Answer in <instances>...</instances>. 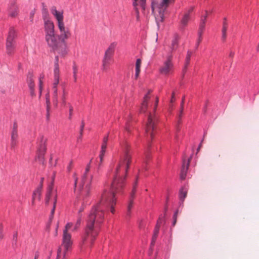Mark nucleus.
<instances>
[{"instance_id":"f257e3e1","label":"nucleus","mask_w":259,"mask_h":259,"mask_svg":"<svg viewBox=\"0 0 259 259\" xmlns=\"http://www.w3.org/2000/svg\"><path fill=\"white\" fill-rule=\"evenodd\" d=\"M123 153L117 167L113 169L114 162L110 165L109 172L113 173L112 181L106 188L101 196L100 201L92 208L88 217L86 227L100 226L104 220V212L110 208L112 213H114V205L116 203V193L120 192L124 186L125 178L130 166L128 147L127 142L121 144Z\"/></svg>"},{"instance_id":"f03ea898","label":"nucleus","mask_w":259,"mask_h":259,"mask_svg":"<svg viewBox=\"0 0 259 259\" xmlns=\"http://www.w3.org/2000/svg\"><path fill=\"white\" fill-rule=\"evenodd\" d=\"M71 228H65L63 230L61 244L57 251L56 259H67L68 254L71 251L73 245Z\"/></svg>"},{"instance_id":"7ed1b4c3","label":"nucleus","mask_w":259,"mask_h":259,"mask_svg":"<svg viewBox=\"0 0 259 259\" xmlns=\"http://www.w3.org/2000/svg\"><path fill=\"white\" fill-rule=\"evenodd\" d=\"M45 39L51 52L60 55L61 57H64L67 54V44L61 41L58 35L54 33L45 36Z\"/></svg>"},{"instance_id":"20e7f679","label":"nucleus","mask_w":259,"mask_h":259,"mask_svg":"<svg viewBox=\"0 0 259 259\" xmlns=\"http://www.w3.org/2000/svg\"><path fill=\"white\" fill-rule=\"evenodd\" d=\"M174 2V0H162L160 4L157 2H152L151 8L154 14L157 22H162L163 20L164 13L168 5Z\"/></svg>"},{"instance_id":"39448f33","label":"nucleus","mask_w":259,"mask_h":259,"mask_svg":"<svg viewBox=\"0 0 259 259\" xmlns=\"http://www.w3.org/2000/svg\"><path fill=\"white\" fill-rule=\"evenodd\" d=\"M54 179V177L53 178L51 184L48 186L45 198V204L46 205H49L51 201L53 202V207L51 211L50 217V220H51L53 217L57 201V191H53Z\"/></svg>"},{"instance_id":"423d86ee","label":"nucleus","mask_w":259,"mask_h":259,"mask_svg":"<svg viewBox=\"0 0 259 259\" xmlns=\"http://www.w3.org/2000/svg\"><path fill=\"white\" fill-rule=\"evenodd\" d=\"M97 234L98 233L94 228H86L85 236L83 237L80 243V251L81 252H83L85 248L89 245H92Z\"/></svg>"},{"instance_id":"0eeeda50","label":"nucleus","mask_w":259,"mask_h":259,"mask_svg":"<svg viewBox=\"0 0 259 259\" xmlns=\"http://www.w3.org/2000/svg\"><path fill=\"white\" fill-rule=\"evenodd\" d=\"M93 176L91 177L89 184H87L84 189H80V194L77 196L78 201H81L82 205L79 210V213L83 211L85 206L90 203L88 200V197L90 195V189L91 187V181Z\"/></svg>"},{"instance_id":"6e6552de","label":"nucleus","mask_w":259,"mask_h":259,"mask_svg":"<svg viewBox=\"0 0 259 259\" xmlns=\"http://www.w3.org/2000/svg\"><path fill=\"white\" fill-rule=\"evenodd\" d=\"M16 37V31L14 28L11 27L10 28L8 37L6 40V51L7 54L11 56L15 48V38Z\"/></svg>"},{"instance_id":"1a4fd4ad","label":"nucleus","mask_w":259,"mask_h":259,"mask_svg":"<svg viewBox=\"0 0 259 259\" xmlns=\"http://www.w3.org/2000/svg\"><path fill=\"white\" fill-rule=\"evenodd\" d=\"M172 60V55L170 53L167 55L166 60L164 61L159 69L160 74L164 75H168L172 73L174 69V64Z\"/></svg>"},{"instance_id":"9d476101","label":"nucleus","mask_w":259,"mask_h":259,"mask_svg":"<svg viewBox=\"0 0 259 259\" xmlns=\"http://www.w3.org/2000/svg\"><path fill=\"white\" fill-rule=\"evenodd\" d=\"M156 121V117L151 113H150L146 124L145 132L146 136L147 137L149 136L151 140H152L154 137Z\"/></svg>"},{"instance_id":"9b49d317","label":"nucleus","mask_w":259,"mask_h":259,"mask_svg":"<svg viewBox=\"0 0 259 259\" xmlns=\"http://www.w3.org/2000/svg\"><path fill=\"white\" fill-rule=\"evenodd\" d=\"M60 32V34L58 35L61 41L63 43H66L65 40L70 37L71 33L68 28L65 27L64 24L58 26Z\"/></svg>"},{"instance_id":"f8f14e48","label":"nucleus","mask_w":259,"mask_h":259,"mask_svg":"<svg viewBox=\"0 0 259 259\" xmlns=\"http://www.w3.org/2000/svg\"><path fill=\"white\" fill-rule=\"evenodd\" d=\"M147 0H133L132 5L134 9L136 12L137 17L138 18L139 15V9L145 10Z\"/></svg>"},{"instance_id":"ddd939ff","label":"nucleus","mask_w":259,"mask_h":259,"mask_svg":"<svg viewBox=\"0 0 259 259\" xmlns=\"http://www.w3.org/2000/svg\"><path fill=\"white\" fill-rule=\"evenodd\" d=\"M51 12L56 19L58 26L64 24L63 22V12L57 10L56 7L53 6L51 8Z\"/></svg>"},{"instance_id":"4468645a","label":"nucleus","mask_w":259,"mask_h":259,"mask_svg":"<svg viewBox=\"0 0 259 259\" xmlns=\"http://www.w3.org/2000/svg\"><path fill=\"white\" fill-rule=\"evenodd\" d=\"M150 92V91H149L144 97L141 108V111L142 112H145L147 110L150 104L152 106V103L153 102V101H151Z\"/></svg>"},{"instance_id":"2eb2a0df","label":"nucleus","mask_w":259,"mask_h":259,"mask_svg":"<svg viewBox=\"0 0 259 259\" xmlns=\"http://www.w3.org/2000/svg\"><path fill=\"white\" fill-rule=\"evenodd\" d=\"M191 157L185 159L183 158L182 167L181 171L180 178L182 180H184L186 177L187 170L189 166Z\"/></svg>"},{"instance_id":"dca6fc26","label":"nucleus","mask_w":259,"mask_h":259,"mask_svg":"<svg viewBox=\"0 0 259 259\" xmlns=\"http://www.w3.org/2000/svg\"><path fill=\"white\" fill-rule=\"evenodd\" d=\"M44 29L45 36H48L55 33L54 24L51 20L44 21Z\"/></svg>"},{"instance_id":"f3484780","label":"nucleus","mask_w":259,"mask_h":259,"mask_svg":"<svg viewBox=\"0 0 259 259\" xmlns=\"http://www.w3.org/2000/svg\"><path fill=\"white\" fill-rule=\"evenodd\" d=\"M47 147L43 146L42 149L38 148L37 153L36 159H37L40 163L44 164L45 163V154L46 153Z\"/></svg>"},{"instance_id":"a211bd4d","label":"nucleus","mask_w":259,"mask_h":259,"mask_svg":"<svg viewBox=\"0 0 259 259\" xmlns=\"http://www.w3.org/2000/svg\"><path fill=\"white\" fill-rule=\"evenodd\" d=\"M116 46V44L115 42L111 44L108 48L106 51L104 57L111 59L114 54Z\"/></svg>"},{"instance_id":"6ab92c4d","label":"nucleus","mask_w":259,"mask_h":259,"mask_svg":"<svg viewBox=\"0 0 259 259\" xmlns=\"http://www.w3.org/2000/svg\"><path fill=\"white\" fill-rule=\"evenodd\" d=\"M193 7H191L183 16L181 22V24L184 26H186L189 22L190 18V14L193 11Z\"/></svg>"},{"instance_id":"aec40b11","label":"nucleus","mask_w":259,"mask_h":259,"mask_svg":"<svg viewBox=\"0 0 259 259\" xmlns=\"http://www.w3.org/2000/svg\"><path fill=\"white\" fill-rule=\"evenodd\" d=\"M33 74L31 71H29L27 75V82L29 88H34V82L33 81Z\"/></svg>"},{"instance_id":"412c9836","label":"nucleus","mask_w":259,"mask_h":259,"mask_svg":"<svg viewBox=\"0 0 259 259\" xmlns=\"http://www.w3.org/2000/svg\"><path fill=\"white\" fill-rule=\"evenodd\" d=\"M207 12L206 11V14L204 17L201 18V22L199 25V28L198 30V33L201 32V34L202 35L203 31L205 29V21L206 20L207 16Z\"/></svg>"},{"instance_id":"4be33fe9","label":"nucleus","mask_w":259,"mask_h":259,"mask_svg":"<svg viewBox=\"0 0 259 259\" xmlns=\"http://www.w3.org/2000/svg\"><path fill=\"white\" fill-rule=\"evenodd\" d=\"M92 159H91L90 160V162L87 165V167H86V168H85V172L83 174V176L82 177V179H81V186H80V189H84V188H83V186H84V183H85V179L87 178V173L90 170V165H91V163L92 162Z\"/></svg>"},{"instance_id":"5701e85b","label":"nucleus","mask_w":259,"mask_h":259,"mask_svg":"<svg viewBox=\"0 0 259 259\" xmlns=\"http://www.w3.org/2000/svg\"><path fill=\"white\" fill-rule=\"evenodd\" d=\"M11 11L10 13V16L12 17H15L18 14V7L16 6L15 2H12L11 6Z\"/></svg>"},{"instance_id":"b1692460","label":"nucleus","mask_w":259,"mask_h":259,"mask_svg":"<svg viewBox=\"0 0 259 259\" xmlns=\"http://www.w3.org/2000/svg\"><path fill=\"white\" fill-rule=\"evenodd\" d=\"M178 41L179 37L178 35H175L171 41L170 46L171 52L175 51L178 48L179 45Z\"/></svg>"},{"instance_id":"393cba45","label":"nucleus","mask_w":259,"mask_h":259,"mask_svg":"<svg viewBox=\"0 0 259 259\" xmlns=\"http://www.w3.org/2000/svg\"><path fill=\"white\" fill-rule=\"evenodd\" d=\"M140 170H138L137 174H136V177H135V180L133 183V189L132 193L131 192V198L133 197L134 194L135 193L136 191L137 186L138 184V174Z\"/></svg>"},{"instance_id":"a878e982","label":"nucleus","mask_w":259,"mask_h":259,"mask_svg":"<svg viewBox=\"0 0 259 259\" xmlns=\"http://www.w3.org/2000/svg\"><path fill=\"white\" fill-rule=\"evenodd\" d=\"M136 72L135 75V77L137 79L139 75L140 72V68L141 66V60L140 59H138L136 60Z\"/></svg>"},{"instance_id":"bb28decb","label":"nucleus","mask_w":259,"mask_h":259,"mask_svg":"<svg viewBox=\"0 0 259 259\" xmlns=\"http://www.w3.org/2000/svg\"><path fill=\"white\" fill-rule=\"evenodd\" d=\"M193 54V52L191 50H188L187 53V55L185 59V68H187L188 65L190 63V61L191 60V57Z\"/></svg>"},{"instance_id":"cd10ccee","label":"nucleus","mask_w":259,"mask_h":259,"mask_svg":"<svg viewBox=\"0 0 259 259\" xmlns=\"http://www.w3.org/2000/svg\"><path fill=\"white\" fill-rule=\"evenodd\" d=\"M54 82L53 83V88H57V86L59 81V72L54 71Z\"/></svg>"},{"instance_id":"c85d7f7f","label":"nucleus","mask_w":259,"mask_h":259,"mask_svg":"<svg viewBox=\"0 0 259 259\" xmlns=\"http://www.w3.org/2000/svg\"><path fill=\"white\" fill-rule=\"evenodd\" d=\"M227 25L225 22H224L223 26L222 28V39L223 41L226 40L227 37Z\"/></svg>"},{"instance_id":"c756f323","label":"nucleus","mask_w":259,"mask_h":259,"mask_svg":"<svg viewBox=\"0 0 259 259\" xmlns=\"http://www.w3.org/2000/svg\"><path fill=\"white\" fill-rule=\"evenodd\" d=\"M41 190L38 189L37 188L33 192V196H32V203H34V201L35 198L36 197V196L38 195V198L39 200L40 199V195H41Z\"/></svg>"},{"instance_id":"7c9ffc66","label":"nucleus","mask_w":259,"mask_h":259,"mask_svg":"<svg viewBox=\"0 0 259 259\" xmlns=\"http://www.w3.org/2000/svg\"><path fill=\"white\" fill-rule=\"evenodd\" d=\"M59 56L60 55L58 54L55 57V63H54V71L59 72Z\"/></svg>"},{"instance_id":"2f4dec72","label":"nucleus","mask_w":259,"mask_h":259,"mask_svg":"<svg viewBox=\"0 0 259 259\" xmlns=\"http://www.w3.org/2000/svg\"><path fill=\"white\" fill-rule=\"evenodd\" d=\"M187 194V191L186 189H185L184 188L181 189L179 195L180 199L183 201L184 199L186 197Z\"/></svg>"},{"instance_id":"473e14b6","label":"nucleus","mask_w":259,"mask_h":259,"mask_svg":"<svg viewBox=\"0 0 259 259\" xmlns=\"http://www.w3.org/2000/svg\"><path fill=\"white\" fill-rule=\"evenodd\" d=\"M108 141V135L105 136L103 138V143L101 146V149L106 150Z\"/></svg>"},{"instance_id":"72a5a7b5","label":"nucleus","mask_w":259,"mask_h":259,"mask_svg":"<svg viewBox=\"0 0 259 259\" xmlns=\"http://www.w3.org/2000/svg\"><path fill=\"white\" fill-rule=\"evenodd\" d=\"M42 17L44 21L45 20H50L49 19V13L47 9L46 8H43L42 9Z\"/></svg>"},{"instance_id":"f704fd0d","label":"nucleus","mask_w":259,"mask_h":259,"mask_svg":"<svg viewBox=\"0 0 259 259\" xmlns=\"http://www.w3.org/2000/svg\"><path fill=\"white\" fill-rule=\"evenodd\" d=\"M47 141V139L44 140V136H41L39 140V149H42V147H46V143Z\"/></svg>"},{"instance_id":"c9c22d12","label":"nucleus","mask_w":259,"mask_h":259,"mask_svg":"<svg viewBox=\"0 0 259 259\" xmlns=\"http://www.w3.org/2000/svg\"><path fill=\"white\" fill-rule=\"evenodd\" d=\"M53 98L54 102L55 104L57 105L58 104V98H57V88H53Z\"/></svg>"},{"instance_id":"e433bc0d","label":"nucleus","mask_w":259,"mask_h":259,"mask_svg":"<svg viewBox=\"0 0 259 259\" xmlns=\"http://www.w3.org/2000/svg\"><path fill=\"white\" fill-rule=\"evenodd\" d=\"M18 130H12L11 132V138L18 139Z\"/></svg>"},{"instance_id":"4c0bfd02","label":"nucleus","mask_w":259,"mask_h":259,"mask_svg":"<svg viewBox=\"0 0 259 259\" xmlns=\"http://www.w3.org/2000/svg\"><path fill=\"white\" fill-rule=\"evenodd\" d=\"M67 104H68V107H69V116H68V118H69V119H71L73 108L72 106L71 105V104L70 103H68Z\"/></svg>"},{"instance_id":"58836bf2","label":"nucleus","mask_w":259,"mask_h":259,"mask_svg":"<svg viewBox=\"0 0 259 259\" xmlns=\"http://www.w3.org/2000/svg\"><path fill=\"white\" fill-rule=\"evenodd\" d=\"M18 139L11 138V148L12 149L15 148L17 144Z\"/></svg>"},{"instance_id":"ea45409f","label":"nucleus","mask_w":259,"mask_h":259,"mask_svg":"<svg viewBox=\"0 0 259 259\" xmlns=\"http://www.w3.org/2000/svg\"><path fill=\"white\" fill-rule=\"evenodd\" d=\"M72 70L73 75H77L78 67L75 62H73Z\"/></svg>"},{"instance_id":"a19ab883","label":"nucleus","mask_w":259,"mask_h":259,"mask_svg":"<svg viewBox=\"0 0 259 259\" xmlns=\"http://www.w3.org/2000/svg\"><path fill=\"white\" fill-rule=\"evenodd\" d=\"M111 60V59L106 58L104 57L103 60V66L106 65L108 66V65L110 63V61Z\"/></svg>"},{"instance_id":"79ce46f5","label":"nucleus","mask_w":259,"mask_h":259,"mask_svg":"<svg viewBox=\"0 0 259 259\" xmlns=\"http://www.w3.org/2000/svg\"><path fill=\"white\" fill-rule=\"evenodd\" d=\"M202 35L201 34V32L198 33V38L197 39V42H196V49H197V48L198 47L200 43L202 41Z\"/></svg>"},{"instance_id":"37998d69","label":"nucleus","mask_w":259,"mask_h":259,"mask_svg":"<svg viewBox=\"0 0 259 259\" xmlns=\"http://www.w3.org/2000/svg\"><path fill=\"white\" fill-rule=\"evenodd\" d=\"M46 104H47V110L48 112L50 109V104L49 95L48 94H47L46 95Z\"/></svg>"},{"instance_id":"c03bdc74","label":"nucleus","mask_w":259,"mask_h":259,"mask_svg":"<svg viewBox=\"0 0 259 259\" xmlns=\"http://www.w3.org/2000/svg\"><path fill=\"white\" fill-rule=\"evenodd\" d=\"M178 212H179V211L177 210H176L174 214V215H173V221H172V225L174 226L176 225V222H177V216H178Z\"/></svg>"},{"instance_id":"a18cd8bd","label":"nucleus","mask_w":259,"mask_h":259,"mask_svg":"<svg viewBox=\"0 0 259 259\" xmlns=\"http://www.w3.org/2000/svg\"><path fill=\"white\" fill-rule=\"evenodd\" d=\"M65 92L63 91V95L62 97V104L63 106H65L66 104V98H65Z\"/></svg>"},{"instance_id":"49530a36","label":"nucleus","mask_w":259,"mask_h":259,"mask_svg":"<svg viewBox=\"0 0 259 259\" xmlns=\"http://www.w3.org/2000/svg\"><path fill=\"white\" fill-rule=\"evenodd\" d=\"M158 103V98L157 97L155 98L154 103L153 105V110L154 112L155 111L157 104Z\"/></svg>"},{"instance_id":"de8ad7c7","label":"nucleus","mask_w":259,"mask_h":259,"mask_svg":"<svg viewBox=\"0 0 259 259\" xmlns=\"http://www.w3.org/2000/svg\"><path fill=\"white\" fill-rule=\"evenodd\" d=\"M84 125H85V124H84V121L82 120L81 123V125H80V131H79L80 135H82L83 134V129H84Z\"/></svg>"},{"instance_id":"09e8293b","label":"nucleus","mask_w":259,"mask_h":259,"mask_svg":"<svg viewBox=\"0 0 259 259\" xmlns=\"http://www.w3.org/2000/svg\"><path fill=\"white\" fill-rule=\"evenodd\" d=\"M35 14V10H32L30 13V20L31 22H33V16Z\"/></svg>"},{"instance_id":"8fccbe9b","label":"nucleus","mask_w":259,"mask_h":259,"mask_svg":"<svg viewBox=\"0 0 259 259\" xmlns=\"http://www.w3.org/2000/svg\"><path fill=\"white\" fill-rule=\"evenodd\" d=\"M18 125L17 122L16 121H15L13 123L12 130H18Z\"/></svg>"},{"instance_id":"3c124183","label":"nucleus","mask_w":259,"mask_h":259,"mask_svg":"<svg viewBox=\"0 0 259 259\" xmlns=\"http://www.w3.org/2000/svg\"><path fill=\"white\" fill-rule=\"evenodd\" d=\"M105 153H106V150L101 149V151H100V155H99V157H103L104 158Z\"/></svg>"},{"instance_id":"603ef678","label":"nucleus","mask_w":259,"mask_h":259,"mask_svg":"<svg viewBox=\"0 0 259 259\" xmlns=\"http://www.w3.org/2000/svg\"><path fill=\"white\" fill-rule=\"evenodd\" d=\"M30 92V95L31 97H34L35 96V93H34V88H29Z\"/></svg>"},{"instance_id":"864d4df0","label":"nucleus","mask_w":259,"mask_h":259,"mask_svg":"<svg viewBox=\"0 0 259 259\" xmlns=\"http://www.w3.org/2000/svg\"><path fill=\"white\" fill-rule=\"evenodd\" d=\"M100 158V162L98 164V169L100 168V167L102 166V163L104 161V158L103 157H99Z\"/></svg>"},{"instance_id":"5fc2aeb1","label":"nucleus","mask_w":259,"mask_h":259,"mask_svg":"<svg viewBox=\"0 0 259 259\" xmlns=\"http://www.w3.org/2000/svg\"><path fill=\"white\" fill-rule=\"evenodd\" d=\"M73 177L74 178V189H75V188L76 187L77 182V178L76 177V174L74 173Z\"/></svg>"},{"instance_id":"6e6d98bb","label":"nucleus","mask_w":259,"mask_h":259,"mask_svg":"<svg viewBox=\"0 0 259 259\" xmlns=\"http://www.w3.org/2000/svg\"><path fill=\"white\" fill-rule=\"evenodd\" d=\"M72 163H73V161H72V160H71L68 166H67V170L68 171H70L71 168H72Z\"/></svg>"},{"instance_id":"4d7b16f0","label":"nucleus","mask_w":259,"mask_h":259,"mask_svg":"<svg viewBox=\"0 0 259 259\" xmlns=\"http://www.w3.org/2000/svg\"><path fill=\"white\" fill-rule=\"evenodd\" d=\"M42 88V81L41 78L39 79V88Z\"/></svg>"},{"instance_id":"13d9d810","label":"nucleus","mask_w":259,"mask_h":259,"mask_svg":"<svg viewBox=\"0 0 259 259\" xmlns=\"http://www.w3.org/2000/svg\"><path fill=\"white\" fill-rule=\"evenodd\" d=\"M175 101V94H174V93H173L172 94V96H171V100H170V102L172 103V102H174Z\"/></svg>"},{"instance_id":"bf43d9fd","label":"nucleus","mask_w":259,"mask_h":259,"mask_svg":"<svg viewBox=\"0 0 259 259\" xmlns=\"http://www.w3.org/2000/svg\"><path fill=\"white\" fill-rule=\"evenodd\" d=\"M82 135H80L79 134V136L78 137L77 139V142H79L81 139H82Z\"/></svg>"},{"instance_id":"052dcab7","label":"nucleus","mask_w":259,"mask_h":259,"mask_svg":"<svg viewBox=\"0 0 259 259\" xmlns=\"http://www.w3.org/2000/svg\"><path fill=\"white\" fill-rule=\"evenodd\" d=\"M183 110H182V108H181V111L179 113V118L180 119L182 116V115H183Z\"/></svg>"},{"instance_id":"680f3d73","label":"nucleus","mask_w":259,"mask_h":259,"mask_svg":"<svg viewBox=\"0 0 259 259\" xmlns=\"http://www.w3.org/2000/svg\"><path fill=\"white\" fill-rule=\"evenodd\" d=\"M184 99H183L182 101L181 102V108H182V110H183V109H184Z\"/></svg>"},{"instance_id":"e2e57ef3","label":"nucleus","mask_w":259,"mask_h":259,"mask_svg":"<svg viewBox=\"0 0 259 259\" xmlns=\"http://www.w3.org/2000/svg\"><path fill=\"white\" fill-rule=\"evenodd\" d=\"M107 69V66H106V65L103 66L102 65L103 71H106Z\"/></svg>"},{"instance_id":"0e129e2a","label":"nucleus","mask_w":259,"mask_h":259,"mask_svg":"<svg viewBox=\"0 0 259 259\" xmlns=\"http://www.w3.org/2000/svg\"><path fill=\"white\" fill-rule=\"evenodd\" d=\"M71 226H72V223H68L67 224H66L65 226V227H71Z\"/></svg>"},{"instance_id":"69168bd1","label":"nucleus","mask_w":259,"mask_h":259,"mask_svg":"<svg viewBox=\"0 0 259 259\" xmlns=\"http://www.w3.org/2000/svg\"><path fill=\"white\" fill-rule=\"evenodd\" d=\"M74 81L76 82L77 80V75H73Z\"/></svg>"},{"instance_id":"338daca9","label":"nucleus","mask_w":259,"mask_h":259,"mask_svg":"<svg viewBox=\"0 0 259 259\" xmlns=\"http://www.w3.org/2000/svg\"><path fill=\"white\" fill-rule=\"evenodd\" d=\"M80 222H81V220L80 219H78L77 221H76V225H80Z\"/></svg>"},{"instance_id":"774afa93","label":"nucleus","mask_w":259,"mask_h":259,"mask_svg":"<svg viewBox=\"0 0 259 259\" xmlns=\"http://www.w3.org/2000/svg\"><path fill=\"white\" fill-rule=\"evenodd\" d=\"M44 180V178H41V180H40V185H42L43 186Z\"/></svg>"}]
</instances>
